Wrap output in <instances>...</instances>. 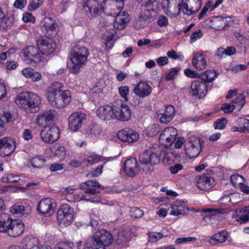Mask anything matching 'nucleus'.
Masks as SVG:
<instances>
[{"label":"nucleus","mask_w":249,"mask_h":249,"mask_svg":"<svg viewBox=\"0 0 249 249\" xmlns=\"http://www.w3.org/2000/svg\"><path fill=\"white\" fill-rule=\"evenodd\" d=\"M244 207L236 211V213L237 215L239 214H242L241 216L239 217L236 220L237 221L241 224L247 223L249 220V213H248V212H243V211H242Z\"/></svg>","instance_id":"a19ab883"},{"label":"nucleus","mask_w":249,"mask_h":249,"mask_svg":"<svg viewBox=\"0 0 249 249\" xmlns=\"http://www.w3.org/2000/svg\"><path fill=\"white\" fill-rule=\"evenodd\" d=\"M114 118L120 121L129 120L131 116V111L127 105H122L120 107H114Z\"/></svg>","instance_id":"aec40b11"},{"label":"nucleus","mask_w":249,"mask_h":249,"mask_svg":"<svg viewBox=\"0 0 249 249\" xmlns=\"http://www.w3.org/2000/svg\"><path fill=\"white\" fill-rule=\"evenodd\" d=\"M53 204L52 199L45 198L38 202L36 209L39 213L49 216L54 212Z\"/></svg>","instance_id":"4468645a"},{"label":"nucleus","mask_w":249,"mask_h":249,"mask_svg":"<svg viewBox=\"0 0 249 249\" xmlns=\"http://www.w3.org/2000/svg\"><path fill=\"white\" fill-rule=\"evenodd\" d=\"M203 141L199 137L192 136L188 138L184 149L186 154L190 159L197 157L201 151Z\"/></svg>","instance_id":"0eeeda50"},{"label":"nucleus","mask_w":249,"mask_h":249,"mask_svg":"<svg viewBox=\"0 0 249 249\" xmlns=\"http://www.w3.org/2000/svg\"><path fill=\"white\" fill-rule=\"evenodd\" d=\"M192 65L199 70H203L206 68V60L202 53L195 54L192 59Z\"/></svg>","instance_id":"2f4dec72"},{"label":"nucleus","mask_w":249,"mask_h":249,"mask_svg":"<svg viewBox=\"0 0 249 249\" xmlns=\"http://www.w3.org/2000/svg\"><path fill=\"white\" fill-rule=\"evenodd\" d=\"M157 24L160 27L167 26L168 25L167 18L164 15L160 16L157 20Z\"/></svg>","instance_id":"5fc2aeb1"},{"label":"nucleus","mask_w":249,"mask_h":249,"mask_svg":"<svg viewBox=\"0 0 249 249\" xmlns=\"http://www.w3.org/2000/svg\"><path fill=\"white\" fill-rule=\"evenodd\" d=\"M172 5H173V6H171V7H170L167 12L171 16L177 17L181 10V3H178L177 0H175L174 4H172Z\"/></svg>","instance_id":"ea45409f"},{"label":"nucleus","mask_w":249,"mask_h":249,"mask_svg":"<svg viewBox=\"0 0 249 249\" xmlns=\"http://www.w3.org/2000/svg\"><path fill=\"white\" fill-rule=\"evenodd\" d=\"M102 131L101 125L93 123L86 128L85 133L88 137L92 139H96L102 134Z\"/></svg>","instance_id":"bb28decb"},{"label":"nucleus","mask_w":249,"mask_h":249,"mask_svg":"<svg viewBox=\"0 0 249 249\" xmlns=\"http://www.w3.org/2000/svg\"><path fill=\"white\" fill-rule=\"evenodd\" d=\"M86 119V114L80 112L71 114L68 118L69 126L70 130L73 132H76L81 128L83 121Z\"/></svg>","instance_id":"2eb2a0df"},{"label":"nucleus","mask_w":249,"mask_h":249,"mask_svg":"<svg viewBox=\"0 0 249 249\" xmlns=\"http://www.w3.org/2000/svg\"><path fill=\"white\" fill-rule=\"evenodd\" d=\"M112 241V234L107 231L101 230L89 238L85 247L86 249H105V247L109 246Z\"/></svg>","instance_id":"20e7f679"},{"label":"nucleus","mask_w":249,"mask_h":249,"mask_svg":"<svg viewBox=\"0 0 249 249\" xmlns=\"http://www.w3.org/2000/svg\"><path fill=\"white\" fill-rule=\"evenodd\" d=\"M89 55V51L85 46L76 45L70 51V60L72 63L70 71L73 74L80 72V69L86 64Z\"/></svg>","instance_id":"f03ea898"},{"label":"nucleus","mask_w":249,"mask_h":249,"mask_svg":"<svg viewBox=\"0 0 249 249\" xmlns=\"http://www.w3.org/2000/svg\"><path fill=\"white\" fill-rule=\"evenodd\" d=\"M12 116L11 114L8 111H4L2 115L0 118V121L3 124L4 123H8L12 121Z\"/></svg>","instance_id":"603ef678"},{"label":"nucleus","mask_w":249,"mask_h":249,"mask_svg":"<svg viewBox=\"0 0 249 249\" xmlns=\"http://www.w3.org/2000/svg\"><path fill=\"white\" fill-rule=\"evenodd\" d=\"M21 53L25 59L29 60L30 61H33V58H36L39 61L42 60V57L38 49L34 46H28L23 49Z\"/></svg>","instance_id":"412c9836"},{"label":"nucleus","mask_w":249,"mask_h":249,"mask_svg":"<svg viewBox=\"0 0 249 249\" xmlns=\"http://www.w3.org/2000/svg\"><path fill=\"white\" fill-rule=\"evenodd\" d=\"M10 212L13 214H20L21 216L26 217L29 214V209L22 205L16 204L11 207Z\"/></svg>","instance_id":"f704fd0d"},{"label":"nucleus","mask_w":249,"mask_h":249,"mask_svg":"<svg viewBox=\"0 0 249 249\" xmlns=\"http://www.w3.org/2000/svg\"><path fill=\"white\" fill-rule=\"evenodd\" d=\"M117 136L122 142L129 143L135 142L139 138V135L137 132L129 128L120 130L117 133Z\"/></svg>","instance_id":"f3484780"},{"label":"nucleus","mask_w":249,"mask_h":249,"mask_svg":"<svg viewBox=\"0 0 249 249\" xmlns=\"http://www.w3.org/2000/svg\"><path fill=\"white\" fill-rule=\"evenodd\" d=\"M131 213V216L136 218H140L143 215V211L137 207L132 208Z\"/></svg>","instance_id":"6e6d98bb"},{"label":"nucleus","mask_w":249,"mask_h":249,"mask_svg":"<svg viewBox=\"0 0 249 249\" xmlns=\"http://www.w3.org/2000/svg\"><path fill=\"white\" fill-rule=\"evenodd\" d=\"M129 17L127 13L124 12L119 13L115 17L113 26L118 30H123L127 26L129 20Z\"/></svg>","instance_id":"393cba45"},{"label":"nucleus","mask_w":249,"mask_h":249,"mask_svg":"<svg viewBox=\"0 0 249 249\" xmlns=\"http://www.w3.org/2000/svg\"><path fill=\"white\" fill-rule=\"evenodd\" d=\"M40 98L37 94L31 92H23L19 93L15 99V103L20 108L28 110L32 113L39 110Z\"/></svg>","instance_id":"7ed1b4c3"},{"label":"nucleus","mask_w":249,"mask_h":249,"mask_svg":"<svg viewBox=\"0 0 249 249\" xmlns=\"http://www.w3.org/2000/svg\"><path fill=\"white\" fill-rule=\"evenodd\" d=\"M106 39L105 42L106 47L110 49L113 46L114 36L113 33H106Z\"/></svg>","instance_id":"49530a36"},{"label":"nucleus","mask_w":249,"mask_h":249,"mask_svg":"<svg viewBox=\"0 0 249 249\" xmlns=\"http://www.w3.org/2000/svg\"><path fill=\"white\" fill-rule=\"evenodd\" d=\"M230 180L235 187L239 186V187L243 184L244 181L243 177L239 174L232 175L230 178Z\"/></svg>","instance_id":"79ce46f5"},{"label":"nucleus","mask_w":249,"mask_h":249,"mask_svg":"<svg viewBox=\"0 0 249 249\" xmlns=\"http://www.w3.org/2000/svg\"><path fill=\"white\" fill-rule=\"evenodd\" d=\"M102 165L98 166L95 169L92 171L90 173L87 174V177L89 178L97 177L102 173Z\"/></svg>","instance_id":"052dcab7"},{"label":"nucleus","mask_w":249,"mask_h":249,"mask_svg":"<svg viewBox=\"0 0 249 249\" xmlns=\"http://www.w3.org/2000/svg\"><path fill=\"white\" fill-rule=\"evenodd\" d=\"M139 162L143 167L142 170L146 172L153 170V166L160 162V157L157 154L150 150H146L139 155Z\"/></svg>","instance_id":"423d86ee"},{"label":"nucleus","mask_w":249,"mask_h":249,"mask_svg":"<svg viewBox=\"0 0 249 249\" xmlns=\"http://www.w3.org/2000/svg\"><path fill=\"white\" fill-rule=\"evenodd\" d=\"M228 123V120L225 118L218 119L213 123V127L215 129H224Z\"/></svg>","instance_id":"de8ad7c7"},{"label":"nucleus","mask_w":249,"mask_h":249,"mask_svg":"<svg viewBox=\"0 0 249 249\" xmlns=\"http://www.w3.org/2000/svg\"><path fill=\"white\" fill-rule=\"evenodd\" d=\"M45 161V160L43 158L36 156L32 159L31 163L34 168H40L42 167Z\"/></svg>","instance_id":"37998d69"},{"label":"nucleus","mask_w":249,"mask_h":249,"mask_svg":"<svg viewBox=\"0 0 249 249\" xmlns=\"http://www.w3.org/2000/svg\"><path fill=\"white\" fill-rule=\"evenodd\" d=\"M22 243L23 249H39L38 239L33 236L25 237Z\"/></svg>","instance_id":"473e14b6"},{"label":"nucleus","mask_w":249,"mask_h":249,"mask_svg":"<svg viewBox=\"0 0 249 249\" xmlns=\"http://www.w3.org/2000/svg\"><path fill=\"white\" fill-rule=\"evenodd\" d=\"M186 1L194 14L199 11L202 4L200 0H186Z\"/></svg>","instance_id":"4c0bfd02"},{"label":"nucleus","mask_w":249,"mask_h":249,"mask_svg":"<svg viewBox=\"0 0 249 249\" xmlns=\"http://www.w3.org/2000/svg\"><path fill=\"white\" fill-rule=\"evenodd\" d=\"M38 50L41 55H48L54 50V45L45 39H41L37 41Z\"/></svg>","instance_id":"5701e85b"},{"label":"nucleus","mask_w":249,"mask_h":249,"mask_svg":"<svg viewBox=\"0 0 249 249\" xmlns=\"http://www.w3.org/2000/svg\"><path fill=\"white\" fill-rule=\"evenodd\" d=\"M185 74L190 78H199L200 74L197 73L196 71L189 69H186L184 71Z\"/></svg>","instance_id":"bf43d9fd"},{"label":"nucleus","mask_w":249,"mask_h":249,"mask_svg":"<svg viewBox=\"0 0 249 249\" xmlns=\"http://www.w3.org/2000/svg\"><path fill=\"white\" fill-rule=\"evenodd\" d=\"M58 26L55 21L51 18H45L41 23L42 33L46 36L53 37L57 34Z\"/></svg>","instance_id":"ddd939ff"},{"label":"nucleus","mask_w":249,"mask_h":249,"mask_svg":"<svg viewBox=\"0 0 249 249\" xmlns=\"http://www.w3.org/2000/svg\"><path fill=\"white\" fill-rule=\"evenodd\" d=\"M22 243L23 249H39L38 239L33 236L25 237Z\"/></svg>","instance_id":"72a5a7b5"},{"label":"nucleus","mask_w":249,"mask_h":249,"mask_svg":"<svg viewBox=\"0 0 249 249\" xmlns=\"http://www.w3.org/2000/svg\"><path fill=\"white\" fill-rule=\"evenodd\" d=\"M180 71L179 68H173L169 71H166L165 79L167 81L171 80L175 78L178 73Z\"/></svg>","instance_id":"09e8293b"},{"label":"nucleus","mask_w":249,"mask_h":249,"mask_svg":"<svg viewBox=\"0 0 249 249\" xmlns=\"http://www.w3.org/2000/svg\"><path fill=\"white\" fill-rule=\"evenodd\" d=\"M190 94L196 98L204 97L208 92V86L204 82L197 80L192 82L190 87Z\"/></svg>","instance_id":"9d476101"},{"label":"nucleus","mask_w":249,"mask_h":249,"mask_svg":"<svg viewBox=\"0 0 249 249\" xmlns=\"http://www.w3.org/2000/svg\"><path fill=\"white\" fill-rule=\"evenodd\" d=\"M138 2L144 8H153L155 0H137Z\"/></svg>","instance_id":"4d7b16f0"},{"label":"nucleus","mask_w":249,"mask_h":249,"mask_svg":"<svg viewBox=\"0 0 249 249\" xmlns=\"http://www.w3.org/2000/svg\"><path fill=\"white\" fill-rule=\"evenodd\" d=\"M16 142L11 137H5L0 139V155L5 157L10 155L16 149Z\"/></svg>","instance_id":"9b49d317"},{"label":"nucleus","mask_w":249,"mask_h":249,"mask_svg":"<svg viewBox=\"0 0 249 249\" xmlns=\"http://www.w3.org/2000/svg\"><path fill=\"white\" fill-rule=\"evenodd\" d=\"M56 115L54 110H50L48 111L44 112L43 114L38 116L36 119V124L39 125L43 124L44 122H48L53 121Z\"/></svg>","instance_id":"c85d7f7f"},{"label":"nucleus","mask_w":249,"mask_h":249,"mask_svg":"<svg viewBox=\"0 0 249 249\" xmlns=\"http://www.w3.org/2000/svg\"><path fill=\"white\" fill-rule=\"evenodd\" d=\"M174 2L175 0H162L161 3L162 8L164 10H166V11L167 12L169 9L170 7H171V6H170V4H174Z\"/></svg>","instance_id":"69168bd1"},{"label":"nucleus","mask_w":249,"mask_h":249,"mask_svg":"<svg viewBox=\"0 0 249 249\" xmlns=\"http://www.w3.org/2000/svg\"><path fill=\"white\" fill-rule=\"evenodd\" d=\"M177 134V130L175 128H166L160 134L159 141L161 144L166 147H169L175 141Z\"/></svg>","instance_id":"f8f14e48"},{"label":"nucleus","mask_w":249,"mask_h":249,"mask_svg":"<svg viewBox=\"0 0 249 249\" xmlns=\"http://www.w3.org/2000/svg\"><path fill=\"white\" fill-rule=\"evenodd\" d=\"M133 91L138 96L144 98L150 94L152 89L147 83L141 81L134 86Z\"/></svg>","instance_id":"b1692460"},{"label":"nucleus","mask_w":249,"mask_h":249,"mask_svg":"<svg viewBox=\"0 0 249 249\" xmlns=\"http://www.w3.org/2000/svg\"><path fill=\"white\" fill-rule=\"evenodd\" d=\"M24 230V225L21 220L14 219L11 226L6 232L8 235L12 237H17L20 236Z\"/></svg>","instance_id":"4be33fe9"},{"label":"nucleus","mask_w":249,"mask_h":249,"mask_svg":"<svg viewBox=\"0 0 249 249\" xmlns=\"http://www.w3.org/2000/svg\"><path fill=\"white\" fill-rule=\"evenodd\" d=\"M61 84L58 82L53 83L47 88V98L50 104L56 108H63L71 101L70 92L62 90Z\"/></svg>","instance_id":"f257e3e1"},{"label":"nucleus","mask_w":249,"mask_h":249,"mask_svg":"<svg viewBox=\"0 0 249 249\" xmlns=\"http://www.w3.org/2000/svg\"><path fill=\"white\" fill-rule=\"evenodd\" d=\"M221 108L225 113H231L235 109V106L230 103L224 104L222 105Z\"/></svg>","instance_id":"0e129e2a"},{"label":"nucleus","mask_w":249,"mask_h":249,"mask_svg":"<svg viewBox=\"0 0 249 249\" xmlns=\"http://www.w3.org/2000/svg\"><path fill=\"white\" fill-rule=\"evenodd\" d=\"M129 88L128 86L121 87L119 89V92L121 96L124 98L125 100H127V95L129 93Z\"/></svg>","instance_id":"13d9d810"},{"label":"nucleus","mask_w":249,"mask_h":249,"mask_svg":"<svg viewBox=\"0 0 249 249\" xmlns=\"http://www.w3.org/2000/svg\"><path fill=\"white\" fill-rule=\"evenodd\" d=\"M74 213L72 208L68 204H63L57 212V220L60 224L70 226L73 221Z\"/></svg>","instance_id":"6e6552de"},{"label":"nucleus","mask_w":249,"mask_h":249,"mask_svg":"<svg viewBox=\"0 0 249 249\" xmlns=\"http://www.w3.org/2000/svg\"><path fill=\"white\" fill-rule=\"evenodd\" d=\"M129 240L128 237L126 236L124 232L122 231L118 235L116 239V243L119 246L122 247Z\"/></svg>","instance_id":"a18cd8bd"},{"label":"nucleus","mask_w":249,"mask_h":249,"mask_svg":"<svg viewBox=\"0 0 249 249\" xmlns=\"http://www.w3.org/2000/svg\"><path fill=\"white\" fill-rule=\"evenodd\" d=\"M124 170L129 177L136 176L140 171V167L138 165L136 159L131 158L126 160L124 162Z\"/></svg>","instance_id":"a211bd4d"},{"label":"nucleus","mask_w":249,"mask_h":249,"mask_svg":"<svg viewBox=\"0 0 249 249\" xmlns=\"http://www.w3.org/2000/svg\"><path fill=\"white\" fill-rule=\"evenodd\" d=\"M154 11H155V10L153 8L143 7L139 15L140 19L139 20L140 24H141L142 22H144L142 25L143 27L148 24L152 18V12Z\"/></svg>","instance_id":"7c9ffc66"},{"label":"nucleus","mask_w":249,"mask_h":249,"mask_svg":"<svg viewBox=\"0 0 249 249\" xmlns=\"http://www.w3.org/2000/svg\"><path fill=\"white\" fill-rule=\"evenodd\" d=\"M59 135V129L55 125L44 126L40 134L43 141L51 143L58 140Z\"/></svg>","instance_id":"1a4fd4ad"},{"label":"nucleus","mask_w":249,"mask_h":249,"mask_svg":"<svg viewBox=\"0 0 249 249\" xmlns=\"http://www.w3.org/2000/svg\"><path fill=\"white\" fill-rule=\"evenodd\" d=\"M8 19V18L5 17L2 9L0 8V29H5L9 26L7 24Z\"/></svg>","instance_id":"8fccbe9b"},{"label":"nucleus","mask_w":249,"mask_h":249,"mask_svg":"<svg viewBox=\"0 0 249 249\" xmlns=\"http://www.w3.org/2000/svg\"><path fill=\"white\" fill-rule=\"evenodd\" d=\"M43 3V0H32L28 6L29 11H32L38 8Z\"/></svg>","instance_id":"864d4df0"},{"label":"nucleus","mask_w":249,"mask_h":249,"mask_svg":"<svg viewBox=\"0 0 249 249\" xmlns=\"http://www.w3.org/2000/svg\"><path fill=\"white\" fill-rule=\"evenodd\" d=\"M202 33L200 30H197L194 32L190 36V39L192 42H195L198 39L200 38L202 36Z\"/></svg>","instance_id":"680f3d73"},{"label":"nucleus","mask_w":249,"mask_h":249,"mask_svg":"<svg viewBox=\"0 0 249 249\" xmlns=\"http://www.w3.org/2000/svg\"><path fill=\"white\" fill-rule=\"evenodd\" d=\"M63 166V164L55 163L51 164L49 168L52 172H56L62 170L64 168Z\"/></svg>","instance_id":"338daca9"},{"label":"nucleus","mask_w":249,"mask_h":249,"mask_svg":"<svg viewBox=\"0 0 249 249\" xmlns=\"http://www.w3.org/2000/svg\"><path fill=\"white\" fill-rule=\"evenodd\" d=\"M183 165L181 164L177 163L169 167V170L172 174H177L179 171L183 169Z\"/></svg>","instance_id":"e2e57ef3"},{"label":"nucleus","mask_w":249,"mask_h":249,"mask_svg":"<svg viewBox=\"0 0 249 249\" xmlns=\"http://www.w3.org/2000/svg\"><path fill=\"white\" fill-rule=\"evenodd\" d=\"M217 74V72L214 70H207L200 74L199 78H200V80L204 82L206 84L212 82Z\"/></svg>","instance_id":"c9c22d12"},{"label":"nucleus","mask_w":249,"mask_h":249,"mask_svg":"<svg viewBox=\"0 0 249 249\" xmlns=\"http://www.w3.org/2000/svg\"><path fill=\"white\" fill-rule=\"evenodd\" d=\"M231 201V197L229 195H224L219 199V202L224 205H229V203Z\"/></svg>","instance_id":"774afa93"},{"label":"nucleus","mask_w":249,"mask_h":249,"mask_svg":"<svg viewBox=\"0 0 249 249\" xmlns=\"http://www.w3.org/2000/svg\"><path fill=\"white\" fill-rule=\"evenodd\" d=\"M114 107L108 105L101 107L97 110V114L103 120H110L114 118Z\"/></svg>","instance_id":"a878e982"},{"label":"nucleus","mask_w":249,"mask_h":249,"mask_svg":"<svg viewBox=\"0 0 249 249\" xmlns=\"http://www.w3.org/2000/svg\"><path fill=\"white\" fill-rule=\"evenodd\" d=\"M249 92L248 90H244L242 94L239 96L237 97L234 100L232 101V103L240 106V108L243 107L246 102V97L249 95Z\"/></svg>","instance_id":"e433bc0d"},{"label":"nucleus","mask_w":249,"mask_h":249,"mask_svg":"<svg viewBox=\"0 0 249 249\" xmlns=\"http://www.w3.org/2000/svg\"><path fill=\"white\" fill-rule=\"evenodd\" d=\"M195 181L198 188L202 190L208 191L213 185L214 180L211 177L202 175L196 177Z\"/></svg>","instance_id":"6ab92c4d"},{"label":"nucleus","mask_w":249,"mask_h":249,"mask_svg":"<svg viewBox=\"0 0 249 249\" xmlns=\"http://www.w3.org/2000/svg\"><path fill=\"white\" fill-rule=\"evenodd\" d=\"M112 1V0H104L100 4L98 0H83V10L88 16L95 18L104 12L108 6L111 4Z\"/></svg>","instance_id":"39448f33"},{"label":"nucleus","mask_w":249,"mask_h":249,"mask_svg":"<svg viewBox=\"0 0 249 249\" xmlns=\"http://www.w3.org/2000/svg\"><path fill=\"white\" fill-rule=\"evenodd\" d=\"M80 189L85 193L90 195L98 194L100 193L99 189H103L104 187L100 185L96 180H90L81 183Z\"/></svg>","instance_id":"dca6fc26"},{"label":"nucleus","mask_w":249,"mask_h":249,"mask_svg":"<svg viewBox=\"0 0 249 249\" xmlns=\"http://www.w3.org/2000/svg\"><path fill=\"white\" fill-rule=\"evenodd\" d=\"M227 236V232L225 231L217 233L211 238V242L213 243V241H214L219 243H223L226 240Z\"/></svg>","instance_id":"c03bdc74"},{"label":"nucleus","mask_w":249,"mask_h":249,"mask_svg":"<svg viewBox=\"0 0 249 249\" xmlns=\"http://www.w3.org/2000/svg\"><path fill=\"white\" fill-rule=\"evenodd\" d=\"M171 208L172 210L170 213L174 216L184 214L186 213L184 209H186L187 210H188V208H186L185 206H183V205L178 206L176 204L172 205Z\"/></svg>","instance_id":"58836bf2"},{"label":"nucleus","mask_w":249,"mask_h":249,"mask_svg":"<svg viewBox=\"0 0 249 249\" xmlns=\"http://www.w3.org/2000/svg\"><path fill=\"white\" fill-rule=\"evenodd\" d=\"M181 10L182 11L183 13L187 16H191L194 15L192 11L190 8V6L188 2L186 1V2H181Z\"/></svg>","instance_id":"3c124183"},{"label":"nucleus","mask_w":249,"mask_h":249,"mask_svg":"<svg viewBox=\"0 0 249 249\" xmlns=\"http://www.w3.org/2000/svg\"><path fill=\"white\" fill-rule=\"evenodd\" d=\"M175 110L174 107L169 105L165 107L163 113L160 114V122L163 124L168 123L173 118Z\"/></svg>","instance_id":"c756f323"},{"label":"nucleus","mask_w":249,"mask_h":249,"mask_svg":"<svg viewBox=\"0 0 249 249\" xmlns=\"http://www.w3.org/2000/svg\"><path fill=\"white\" fill-rule=\"evenodd\" d=\"M13 221L14 219L8 214L1 213L0 215V232L6 233Z\"/></svg>","instance_id":"cd10ccee"}]
</instances>
